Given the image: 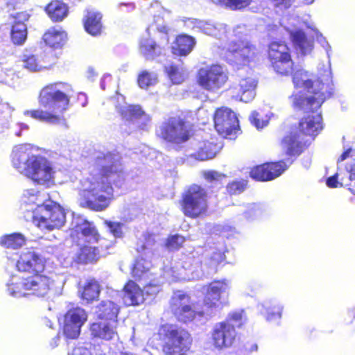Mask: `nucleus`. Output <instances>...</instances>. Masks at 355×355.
<instances>
[{
    "mask_svg": "<svg viewBox=\"0 0 355 355\" xmlns=\"http://www.w3.org/2000/svg\"><path fill=\"white\" fill-rule=\"evenodd\" d=\"M89 175L80 181L77 202L81 207L96 211L105 210L113 198L112 183L121 177L120 156L99 153Z\"/></svg>",
    "mask_w": 355,
    "mask_h": 355,
    "instance_id": "nucleus-1",
    "label": "nucleus"
},
{
    "mask_svg": "<svg viewBox=\"0 0 355 355\" xmlns=\"http://www.w3.org/2000/svg\"><path fill=\"white\" fill-rule=\"evenodd\" d=\"M323 72L320 71L318 78L303 69L294 73L293 82L295 91L290 99L295 108H305V102L307 106L310 105L317 108L331 97L334 85L330 65H323Z\"/></svg>",
    "mask_w": 355,
    "mask_h": 355,
    "instance_id": "nucleus-2",
    "label": "nucleus"
},
{
    "mask_svg": "<svg viewBox=\"0 0 355 355\" xmlns=\"http://www.w3.org/2000/svg\"><path fill=\"white\" fill-rule=\"evenodd\" d=\"M72 93L71 85L55 83L46 85L40 92L38 102L45 110H25L24 115L51 125L64 123L63 113L67 110Z\"/></svg>",
    "mask_w": 355,
    "mask_h": 355,
    "instance_id": "nucleus-3",
    "label": "nucleus"
},
{
    "mask_svg": "<svg viewBox=\"0 0 355 355\" xmlns=\"http://www.w3.org/2000/svg\"><path fill=\"white\" fill-rule=\"evenodd\" d=\"M13 167L35 183L50 187L54 184L55 170L44 157L33 153L28 144L15 146L12 153Z\"/></svg>",
    "mask_w": 355,
    "mask_h": 355,
    "instance_id": "nucleus-4",
    "label": "nucleus"
},
{
    "mask_svg": "<svg viewBox=\"0 0 355 355\" xmlns=\"http://www.w3.org/2000/svg\"><path fill=\"white\" fill-rule=\"evenodd\" d=\"M52 286L53 281L51 278L40 273H35L26 277L17 275H12L6 284L8 293L15 297L28 295L44 297Z\"/></svg>",
    "mask_w": 355,
    "mask_h": 355,
    "instance_id": "nucleus-5",
    "label": "nucleus"
},
{
    "mask_svg": "<svg viewBox=\"0 0 355 355\" xmlns=\"http://www.w3.org/2000/svg\"><path fill=\"white\" fill-rule=\"evenodd\" d=\"M33 224L42 230H53L60 228L65 223V213L62 207L55 202L48 200L36 207L33 211L25 216Z\"/></svg>",
    "mask_w": 355,
    "mask_h": 355,
    "instance_id": "nucleus-6",
    "label": "nucleus"
},
{
    "mask_svg": "<svg viewBox=\"0 0 355 355\" xmlns=\"http://www.w3.org/2000/svg\"><path fill=\"white\" fill-rule=\"evenodd\" d=\"M76 232L80 234L83 239L88 243L81 247L73 256V259L78 263H89L96 262L100 258L98 246L92 245L99 241L100 236L93 223L83 220L76 225Z\"/></svg>",
    "mask_w": 355,
    "mask_h": 355,
    "instance_id": "nucleus-7",
    "label": "nucleus"
},
{
    "mask_svg": "<svg viewBox=\"0 0 355 355\" xmlns=\"http://www.w3.org/2000/svg\"><path fill=\"white\" fill-rule=\"evenodd\" d=\"M170 309L175 317L184 323L200 321L205 317V311L192 302L189 295L181 291L173 293L170 300Z\"/></svg>",
    "mask_w": 355,
    "mask_h": 355,
    "instance_id": "nucleus-8",
    "label": "nucleus"
},
{
    "mask_svg": "<svg viewBox=\"0 0 355 355\" xmlns=\"http://www.w3.org/2000/svg\"><path fill=\"white\" fill-rule=\"evenodd\" d=\"M230 288V282L227 279L214 281L209 284L204 298V306L200 308L205 311L204 318L211 317L227 304L225 296L228 295Z\"/></svg>",
    "mask_w": 355,
    "mask_h": 355,
    "instance_id": "nucleus-9",
    "label": "nucleus"
},
{
    "mask_svg": "<svg viewBox=\"0 0 355 355\" xmlns=\"http://www.w3.org/2000/svg\"><path fill=\"white\" fill-rule=\"evenodd\" d=\"M166 336L167 341L163 349L165 355H185L192 342L189 332L182 328L169 326Z\"/></svg>",
    "mask_w": 355,
    "mask_h": 355,
    "instance_id": "nucleus-10",
    "label": "nucleus"
},
{
    "mask_svg": "<svg viewBox=\"0 0 355 355\" xmlns=\"http://www.w3.org/2000/svg\"><path fill=\"white\" fill-rule=\"evenodd\" d=\"M226 58L231 62L245 65L254 58L257 51L254 45L248 40H239L232 38L225 44Z\"/></svg>",
    "mask_w": 355,
    "mask_h": 355,
    "instance_id": "nucleus-11",
    "label": "nucleus"
},
{
    "mask_svg": "<svg viewBox=\"0 0 355 355\" xmlns=\"http://www.w3.org/2000/svg\"><path fill=\"white\" fill-rule=\"evenodd\" d=\"M207 207V194L198 185L191 186L183 198V210L185 215L197 217L204 213Z\"/></svg>",
    "mask_w": 355,
    "mask_h": 355,
    "instance_id": "nucleus-12",
    "label": "nucleus"
},
{
    "mask_svg": "<svg viewBox=\"0 0 355 355\" xmlns=\"http://www.w3.org/2000/svg\"><path fill=\"white\" fill-rule=\"evenodd\" d=\"M158 135L164 140L180 144L189 139V130L184 121L179 117H172L159 128Z\"/></svg>",
    "mask_w": 355,
    "mask_h": 355,
    "instance_id": "nucleus-13",
    "label": "nucleus"
},
{
    "mask_svg": "<svg viewBox=\"0 0 355 355\" xmlns=\"http://www.w3.org/2000/svg\"><path fill=\"white\" fill-rule=\"evenodd\" d=\"M268 55L272 67L277 73L288 74L293 70V62L289 49L285 43L272 42L269 46Z\"/></svg>",
    "mask_w": 355,
    "mask_h": 355,
    "instance_id": "nucleus-14",
    "label": "nucleus"
},
{
    "mask_svg": "<svg viewBox=\"0 0 355 355\" xmlns=\"http://www.w3.org/2000/svg\"><path fill=\"white\" fill-rule=\"evenodd\" d=\"M227 75L224 69L218 64L202 68L198 71V83L207 90L220 88L227 81Z\"/></svg>",
    "mask_w": 355,
    "mask_h": 355,
    "instance_id": "nucleus-15",
    "label": "nucleus"
},
{
    "mask_svg": "<svg viewBox=\"0 0 355 355\" xmlns=\"http://www.w3.org/2000/svg\"><path fill=\"white\" fill-rule=\"evenodd\" d=\"M215 128L223 137L234 136L239 127V120L236 114L227 107H222L216 111L214 115Z\"/></svg>",
    "mask_w": 355,
    "mask_h": 355,
    "instance_id": "nucleus-16",
    "label": "nucleus"
},
{
    "mask_svg": "<svg viewBox=\"0 0 355 355\" xmlns=\"http://www.w3.org/2000/svg\"><path fill=\"white\" fill-rule=\"evenodd\" d=\"M151 267V262L150 259L142 255L138 257L134 264L132 269V276L137 280L144 281V291L147 295H155L159 292V286L151 282H147L148 279H150L151 273L150 272V268Z\"/></svg>",
    "mask_w": 355,
    "mask_h": 355,
    "instance_id": "nucleus-17",
    "label": "nucleus"
},
{
    "mask_svg": "<svg viewBox=\"0 0 355 355\" xmlns=\"http://www.w3.org/2000/svg\"><path fill=\"white\" fill-rule=\"evenodd\" d=\"M236 337V332L234 324L229 322L216 323L211 331L213 345L218 349H224L231 347Z\"/></svg>",
    "mask_w": 355,
    "mask_h": 355,
    "instance_id": "nucleus-18",
    "label": "nucleus"
},
{
    "mask_svg": "<svg viewBox=\"0 0 355 355\" xmlns=\"http://www.w3.org/2000/svg\"><path fill=\"white\" fill-rule=\"evenodd\" d=\"M16 266L19 272H28L31 275L41 273L44 270V259L35 252L27 250L21 252Z\"/></svg>",
    "mask_w": 355,
    "mask_h": 355,
    "instance_id": "nucleus-19",
    "label": "nucleus"
},
{
    "mask_svg": "<svg viewBox=\"0 0 355 355\" xmlns=\"http://www.w3.org/2000/svg\"><path fill=\"white\" fill-rule=\"evenodd\" d=\"M288 166L282 161L266 163L254 167L250 172V176L257 180L268 181L279 177Z\"/></svg>",
    "mask_w": 355,
    "mask_h": 355,
    "instance_id": "nucleus-20",
    "label": "nucleus"
},
{
    "mask_svg": "<svg viewBox=\"0 0 355 355\" xmlns=\"http://www.w3.org/2000/svg\"><path fill=\"white\" fill-rule=\"evenodd\" d=\"M320 107L315 108L305 104V108H298L305 112L311 111L312 115L304 117L300 123V128L306 135L315 136L323 128L321 112H318Z\"/></svg>",
    "mask_w": 355,
    "mask_h": 355,
    "instance_id": "nucleus-21",
    "label": "nucleus"
},
{
    "mask_svg": "<svg viewBox=\"0 0 355 355\" xmlns=\"http://www.w3.org/2000/svg\"><path fill=\"white\" fill-rule=\"evenodd\" d=\"M116 108L123 119L136 123L140 128H144L150 121V116L139 105H130L123 102L116 105Z\"/></svg>",
    "mask_w": 355,
    "mask_h": 355,
    "instance_id": "nucleus-22",
    "label": "nucleus"
},
{
    "mask_svg": "<svg viewBox=\"0 0 355 355\" xmlns=\"http://www.w3.org/2000/svg\"><path fill=\"white\" fill-rule=\"evenodd\" d=\"M295 21V19H291L289 24L293 28L286 27V29L288 31L297 51L302 55L309 54L313 48V41L312 39L308 38L303 31L296 28Z\"/></svg>",
    "mask_w": 355,
    "mask_h": 355,
    "instance_id": "nucleus-23",
    "label": "nucleus"
},
{
    "mask_svg": "<svg viewBox=\"0 0 355 355\" xmlns=\"http://www.w3.org/2000/svg\"><path fill=\"white\" fill-rule=\"evenodd\" d=\"M257 83V80L252 77L242 78L238 87L233 89V98L244 103L250 102L256 96Z\"/></svg>",
    "mask_w": 355,
    "mask_h": 355,
    "instance_id": "nucleus-24",
    "label": "nucleus"
},
{
    "mask_svg": "<svg viewBox=\"0 0 355 355\" xmlns=\"http://www.w3.org/2000/svg\"><path fill=\"white\" fill-rule=\"evenodd\" d=\"M117 321L103 320L96 322L90 326L91 336L94 338L110 340L116 336Z\"/></svg>",
    "mask_w": 355,
    "mask_h": 355,
    "instance_id": "nucleus-25",
    "label": "nucleus"
},
{
    "mask_svg": "<svg viewBox=\"0 0 355 355\" xmlns=\"http://www.w3.org/2000/svg\"><path fill=\"white\" fill-rule=\"evenodd\" d=\"M84 28L87 33L92 36H98L101 34L103 30L102 14L94 10H87L83 19Z\"/></svg>",
    "mask_w": 355,
    "mask_h": 355,
    "instance_id": "nucleus-26",
    "label": "nucleus"
},
{
    "mask_svg": "<svg viewBox=\"0 0 355 355\" xmlns=\"http://www.w3.org/2000/svg\"><path fill=\"white\" fill-rule=\"evenodd\" d=\"M144 300V291L134 282H128L123 289L124 304L127 306H137L143 303Z\"/></svg>",
    "mask_w": 355,
    "mask_h": 355,
    "instance_id": "nucleus-27",
    "label": "nucleus"
},
{
    "mask_svg": "<svg viewBox=\"0 0 355 355\" xmlns=\"http://www.w3.org/2000/svg\"><path fill=\"white\" fill-rule=\"evenodd\" d=\"M218 149L219 146L213 142L199 141L193 145L194 152L191 153L190 156L196 159L204 161L214 158Z\"/></svg>",
    "mask_w": 355,
    "mask_h": 355,
    "instance_id": "nucleus-28",
    "label": "nucleus"
},
{
    "mask_svg": "<svg viewBox=\"0 0 355 355\" xmlns=\"http://www.w3.org/2000/svg\"><path fill=\"white\" fill-rule=\"evenodd\" d=\"M196 45L194 37L188 35H180L176 37L175 42L172 45L173 54L178 55H187L193 50Z\"/></svg>",
    "mask_w": 355,
    "mask_h": 355,
    "instance_id": "nucleus-29",
    "label": "nucleus"
},
{
    "mask_svg": "<svg viewBox=\"0 0 355 355\" xmlns=\"http://www.w3.org/2000/svg\"><path fill=\"white\" fill-rule=\"evenodd\" d=\"M119 313L118 305L112 300H102L96 306L97 316L107 321H116L115 319Z\"/></svg>",
    "mask_w": 355,
    "mask_h": 355,
    "instance_id": "nucleus-30",
    "label": "nucleus"
},
{
    "mask_svg": "<svg viewBox=\"0 0 355 355\" xmlns=\"http://www.w3.org/2000/svg\"><path fill=\"white\" fill-rule=\"evenodd\" d=\"M200 32L207 35L224 40L227 37L226 25L222 23L201 20Z\"/></svg>",
    "mask_w": 355,
    "mask_h": 355,
    "instance_id": "nucleus-31",
    "label": "nucleus"
},
{
    "mask_svg": "<svg viewBox=\"0 0 355 355\" xmlns=\"http://www.w3.org/2000/svg\"><path fill=\"white\" fill-rule=\"evenodd\" d=\"M281 146L287 155H294L300 154L302 148L300 135L296 131L291 132L289 135L284 137Z\"/></svg>",
    "mask_w": 355,
    "mask_h": 355,
    "instance_id": "nucleus-32",
    "label": "nucleus"
},
{
    "mask_svg": "<svg viewBox=\"0 0 355 355\" xmlns=\"http://www.w3.org/2000/svg\"><path fill=\"white\" fill-rule=\"evenodd\" d=\"M47 15L53 21H60L65 18L68 14V8L60 1H52L45 9Z\"/></svg>",
    "mask_w": 355,
    "mask_h": 355,
    "instance_id": "nucleus-33",
    "label": "nucleus"
},
{
    "mask_svg": "<svg viewBox=\"0 0 355 355\" xmlns=\"http://www.w3.org/2000/svg\"><path fill=\"white\" fill-rule=\"evenodd\" d=\"M66 33L55 28L49 29L43 36L44 42L50 47L55 49L61 47L66 42Z\"/></svg>",
    "mask_w": 355,
    "mask_h": 355,
    "instance_id": "nucleus-34",
    "label": "nucleus"
},
{
    "mask_svg": "<svg viewBox=\"0 0 355 355\" xmlns=\"http://www.w3.org/2000/svg\"><path fill=\"white\" fill-rule=\"evenodd\" d=\"M139 51L146 59H154L162 53V49L153 39L148 37L141 40Z\"/></svg>",
    "mask_w": 355,
    "mask_h": 355,
    "instance_id": "nucleus-35",
    "label": "nucleus"
},
{
    "mask_svg": "<svg viewBox=\"0 0 355 355\" xmlns=\"http://www.w3.org/2000/svg\"><path fill=\"white\" fill-rule=\"evenodd\" d=\"M21 62V67L30 72H38L46 68L40 56L32 53H24Z\"/></svg>",
    "mask_w": 355,
    "mask_h": 355,
    "instance_id": "nucleus-36",
    "label": "nucleus"
},
{
    "mask_svg": "<svg viewBox=\"0 0 355 355\" xmlns=\"http://www.w3.org/2000/svg\"><path fill=\"white\" fill-rule=\"evenodd\" d=\"M261 306L262 309L260 310L267 320L273 321L281 318L283 307L279 304L272 301H266Z\"/></svg>",
    "mask_w": 355,
    "mask_h": 355,
    "instance_id": "nucleus-37",
    "label": "nucleus"
},
{
    "mask_svg": "<svg viewBox=\"0 0 355 355\" xmlns=\"http://www.w3.org/2000/svg\"><path fill=\"white\" fill-rule=\"evenodd\" d=\"M26 243L25 236L21 233H13L0 237V245L10 249H18Z\"/></svg>",
    "mask_w": 355,
    "mask_h": 355,
    "instance_id": "nucleus-38",
    "label": "nucleus"
},
{
    "mask_svg": "<svg viewBox=\"0 0 355 355\" xmlns=\"http://www.w3.org/2000/svg\"><path fill=\"white\" fill-rule=\"evenodd\" d=\"M100 285L96 280L87 282L82 291V298L87 302H92L97 299L100 294Z\"/></svg>",
    "mask_w": 355,
    "mask_h": 355,
    "instance_id": "nucleus-39",
    "label": "nucleus"
},
{
    "mask_svg": "<svg viewBox=\"0 0 355 355\" xmlns=\"http://www.w3.org/2000/svg\"><path fill=\"white\" fill-rule=\"evenodd\" d=\"M158 82L157 74L153 71L144 70L139 73L137 83L140 88L147 89L155 85Z\"/></svg>",
    "mask_w": 355,
    "mask_h": 355,
    "instance_id": "nucleus-40",
    "label": "nucleus"
},
{
    "mask_svg": "<svg viewBox=\"0 0 355 355\" xmlns=\"http://www.w3.org/2000/svg\"><path fill=\"white\" fill-rule=\"evenodd\" d=\"M68 317L71 318V322L79 324V327H82L87 319L85 311L80 307L69 308L64 315V320L68 321Z\"/></svg>",
    "mask_w": 355,
    "mask_h": 355,
    "instance_id": "nucleus-41",
    "label": "nucleus"
},
{
    "mask_svg": "<svg viewBox=\"0 0 355 355\" xmlns=\"http://www.w3.org/2000/svg\"><path fill=\"white\" fill-rule=\"evenodd\" d=\"M27 36V27L24 22L16 21L11 31V39L15 44H22Z\"/></svg>",
    "mask_w": 355,
    "mask_h": 355,
    "instance_id": "nucleus-42",
    "label": "nucleus"
},
{
    "mask_svg": "<svg viewBox=\"0 0 355 355\" xmlns=\"http://www.w3.org/2000/svg\"><path fill=\"white\" fill-rule=\"evenodd\" d=\"M165 70L168 76L174 84H180L182 83L187 76V73L183 68L175 65L171 64L170 66L165 67Z\"/></svg>",
    "mask_w": 355,
    "mask_h": 355,
    "instance_id": "nucleus-43",
    "label": "nucleus"
},
{
    "mask_svg": "<svg viewBox=\"0 0 355 355\" xmlns=\"http://www.w3.org/2000/svg\"><path fill=\"white\" fill-rule=\"evenodd\" d=\"M145 243L141 245V250L139 248L137 249L138 252H141L142 255H145V257L148 259L151 258L153 254V247L155 243V236L153 234H148L144 236Z\"/></svg>",
    "mask_w": 355,
    "mask_h": 355,
    "instance_id": "nucleus-44",
    "label": "nucleus"
},
{
    "mask_svg": "<svg viewBox=\"0 0 355 355\" xmlns=\"http://www.w3.org/2000/svg\"><path fill=\"white\" fill-rule=\"evenodd\" d=\"M21 199L24 204H35L37 207L42 205V199L40 194L34 189L25 190Z\"/></svg>",
    "mask_w": 355,
    "mask_h": 355,
    "instance_id": "nucleus-45",
    "label": "nucleus"
},
{
    "mask_svg": "<svg viewBox=\"0 0 355 355\" xmlns=\"http://www.w3.org/2000/svg\"><path fill=\"white\" fill-rule=\"evenodd\" d=\"M216 4H221L232 10H239L248 6L252 0H211Z\"/></svg>",
    "mask_w": 355,
    "mask_h": 355,
    "instance_id": "nucleus-46",
    "label": "nucleus"
},
{
    "mask_svg": "<svg viewBox=\"0 0 355 355\" xmlns=\"http://www.w3.org/2000/svg\"><path fill=\"white\" fill-rule=\"evenodd\" d=\"M68 317V321L64 320V334L68 338L75 339L78 337L80 333V328L79 324H75L73 322H71V319Z\"/></svg>",
    "mask_w": 355,
    "mask_h": 355,
    "instance_id": "nucleus-47",
    "label": "nucleus"
},
{
    "mask_svg": "<svg viewBox=\"0 0 355 355\" xmlns=\"http://www.w3.org/2000/svg\"><path fill=\"white\" fill-rule=\"evenodd\" d=\"M250 120L257 129H261L267 125L269 119L267 116L263 119L260 113L254 111L250 116Z\"/></svg>",
    "mask_w": 355,
    "mask_h": 355,
    "instance_id": "nucleus-48",
    "label": "nucleus"
},
{
    "mask_svg": "<svg viewBox=\"0 0 355 355\" xmlns=\"http://www.w3.org/2000/svg\"><path fill=\"white\" fill-rule=\"evenodd\" d=\"M184 241L185 239L184 236L175 234L168 239L166 245L170 249L176 250L180 248Z\"/></svg>",
    "mask_w": 355,
    "mask_h": 355,
    "instance_id": "nucleus-49",
    "label": "nucleus"
},
{
    "mask_svg": "<svg viewBox=\"0 0 355 355\" xmlns=\"http://www.w3.org/2000/svg\"><path fill=\"white\" fill-rule=\"evenodd\" d=\"M105 223L109 228L110 232L116 238H121L123 236V224L117 222L105 220Z\"/></svg>",
    "mask_w": 355,
    "mask_h": 355,
    "instance_id": "nucleus-50",
    "label": "nucleus"
},
{
    "mask_svg": "<svg viewBox=\"0 0 355 355\" xmlns=\"http://www.w3.org/2000/svg\"><path fill=\"white\" fill-rule=\"evenodd\" d=\"M245 184L244 182H232L227 187V192L231 195L241 193L245 190Z\"/></svg>",
    "mask_w": 355,
    "mask_h": 355,
    "instance_id": "nucleus-51",
    "label": "nucleus"
},
{
    "mask_svg": "<svg viewBox=\"0 0 355 355\" xmlns=\"http://www.w3.org/2000/svg\"><path fill=\"white\" fill-rule=\"evenodd\" d=\"M205 179L211 183H214L221 180L225 176L216 171H208L203 173Z\"/></svg>",
    "mask_w": 355,
    "mask_h": 355,
    "instance_id": "nucleus-52",
    "label": "nucleus"
},
{
    "mask_svg": "<svg viewBox=\"0 0 355 355\" xmlns=\"http://www.w3.org/2000/svg\"><path fill=\"white\" fill-rule=\"evenodd\" d=\"M184 26L192 31H200L201 20L195 18H185L183 20Z\"/></svg>",
    "mask_w": 355,
    "mask_h": 355,
    "instance_id": "nucleus-53",
    "label": "nucleus"
},
{
    "mask_svg": "<svg viewBox=\"0 0 355 355\" xmlns=\"http://www.w3.org/2000/svg\"><path fill=\"white\" fill-rule=\"evenodd\" d=\"M242 314L243 311H234L229 314L228 320L226 322L234 324V326L240 327L242 324Z\"/></svg>",
    "mask_w": 355,
    "mask_h": 355,
    "instance_id": "nucleus-54",
    "label": "nucleus"
},
{
    "mask_svg": "<svg viewBox=\"0 0 355 355\" xmlns=\"http://www.w3.org/2000/svg\"><path fill=\"white\" fill-rule=\"evenodd\" d=\"M90 350L83 346V345H77L74 347L71 350H69L67 355H91Z\"/></svg>",
    "mask_w": 355,
    "mask_h": 355,
    "instance_id": "nucleus-55",
    "label": "nucleus"
},
{
    "mask_svg": "<svg viewBox=\"0 0 355 355\" xmlns=\"http://www.w3.org/2000/svg\"><path fill=\"white\" fill-rule=\"evenodd\" d=\"M300 23L304 25L308 28L313 31L315 33V35L318 36V31L317 28H315L314 23L311 20L309 16H308V15L304 16L302 18Z\"/></svg>",
    "mask_w": 355,
    "mask_h": 355,
    "instance_id": "nucleus-56",
    "label": "nucleus"
},
{
    "mask_svg": "<svg viewBox=\"0 0 355 355\" xmlns=\"http://www.w3.org/2000/svg\"><path fill=\"white\" fill-rule=\"evenodd\" d=\"M272 1L275 7L282 10L288 8L294 2V0H272Z\"/></svg>",
    "mask_w": 355,
    "mask_h": 355,
    "instance_id": "nucleus-57",
    "label": "nucleus"
},
{
    "mask_svg": "<svg viewBox=\"0 0 355 355\" xmlns=\"http://www.w3.org/2000/svg\"><path fill=\"white\" fill-rule=\"evenodd\" d=\"M338 184L337 176L334 175L327 180V185L329 187H337Z\"/></svg>",
    "mask_w": 355,
    "mask_h": 355,
    "instance_id": "nucleus-58",
    "label": "nucleus"
},
{
    "mask_svg": "<svg viewBox=\"0 0 355 355\" xmlns=\"http://www.w3.org/2000/svg\"><path fill=\"white\" fill-rule=\"evenodd\" d=\"M320 38L318 37V40L321 43V45L322 47L326 50L327 55H329V49H330V46L328 44V42L325 40L324 38L322 37V36L320 35Z\"/></svg>",
    "mask_w": 355,
    "mask_h": 355,
    "instance_id": "nucleus-59",
    "label": "nucleus"
},
{
    "mask_svg": "<svg viewBox=\"0 0 355 355\" xmlns=\"http://www.w3.org/2000/svg\"><path fill=\"white\" fill-rule=\"evenodd\" d=\"M351 152V149H348L345 152H344L341 155L340 157L338 158V162H343L344 161L347 157H349V153Z\"/></svg>",
    "mask_w": 355,
    "mask_h": 355,
    "instance_id": "nucleus-60",
    "label": "nucleus"
},
{
    "mask_svg": "<svg viewBox=\"0 0 355 355\" xmlns=\"http://www.w3.org/2000/svg\"><path fill=\"white\" fill-rule=\"evenodd\" d=\"M60 341V336H57L55 338L52 339V341L51 343V345L52 347H55L58 345V343Z\"/></svg>",
    "mask_w": 355,
    "mask_h": 355,
    "instance_id": "nucleus-61",
    "label": "nucleus"
},
{
    "mask_svg": "<svg viewBox=\"0 0 355 355\" xmlns=\"http://www.w3.org/2000/svg\"><path fill=\"white\" fill-rule=\"evenodd\" d=\"M349 178L350 180H355V164L349 169Z\"/></svg>",
    "mask_w": 355,
    "mask_h": 355,
    "instance_id": "nucleus-62",
    "label": "nucleus"
},
{
    "mask_svg": "<svg viewBox=\"0 0 355 355\" xmlns=\"http://www.w3.org/2000/svg\"><path fill=\"white\" fill-rule=\"evenodd\" d=\"M191 275L192 276H191V279H198L200 277V273L198 271L193 272Z\"/></svg>",
    "mask_w": 355,
    "mask_h": 355,
    "instance_id": "nucleus-63",
    "label": "nucleus"
},
{
    "mask_svg": "<svg viewBox=\"0 0 355 355\" xmlns=\"http://www.w3.org/2000/svg\"><path fill=\"white\" fill-rule=\"evenodd\" d=\"M214 260L216 263H218L222 259V254L220 253L217 254L216 256L213 257Z\"/></svg>",
    "mask_w": 355,
    "mask_h": 355,
    "instance_id": "nucleus-64",
    "label": "nucleus"
}]
</instances>
